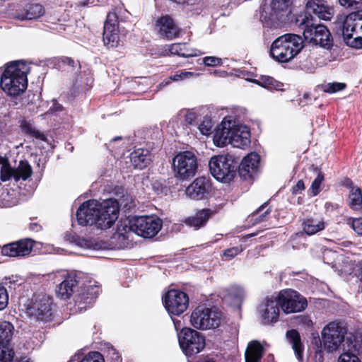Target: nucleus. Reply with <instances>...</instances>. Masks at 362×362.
Wrapping results in <instances>:
<instances>
[{
    "instance_id": "obj_1",
    "label": "nucleus",
    "mask_w": 362,
    "mask_h": 362,
    "mask_svg": "<svg viewBox=\"0 0 362 362\" xmlns=\"http://www.w3.org/2000/svg\"><path fill=\"white\" fill-rule=\"evenodd\" d=\"M119 206L117 201L108 199L100 202L95 199L83 202L76 212L79 225H95L101 229L112 226L118 217Z\"/></svg>"
},
{
    "instance_id": "obj_2",
    "label": "nucleus",
    "mask_w": 362,
    "mask_h": 362,
    "mask_svg": "<svg viewBox=\"0 0 362 362\" xmlns=\"http://www.w3.org/2000/svg\"><path fill=\"white\" fill-rule=\"evenodd\" d=\"M213 141L218 147L230 144L233 147L244 148L250 144V132L247 127L225 118L217 127Z\"/></svg>"
},
{
    "instance_id": "obj_3",
    "label": "nucleus",
    "mask_w": 362,
    "mask_h": 362,
    "mask_svg": "<svg viewBox=\"0 0 362 362\" xmlns=\"http://www.w3.org/2000/svg\"><path fill=\"white\" fill-rule=\"evenodd\" d=\"M29 72L30 66L25 62L17 61L9 63L1 76V88L8 95H21L27 88V77Z\"/></svg>"
},
{
    "instance_id": "obj_4",
    "label": "nucleus",
    "mask_w": 362,
    "mask_h": 362,
    "mask_svg": "<svg viewBox=\"0 0 362 362\" xmlns=\"http://www.w3.org/2000/svg\"><path fill=\"white\" fill-rule=\"evenodd\" d=\"M303 47L302 37L288 33L277 37L271 45L270 55L276 62L286 63L294 59Z\"/></svg>"
},
{
    "instance_id": "obj_5",
    "label": "nucleus",
    "mask_w": 362,
    "mask_h": 362,
    "mask_svg": "<svg viewBox=\"0 0 362 362\" xmlns=\"http://www.w3.org/2000/svg\"><path fill=\"white\" fill-rule=\"evenodd\" d=\"M221 320V313L218 309L205 305L195 308L189 317L190 325L200 330L215 329L220 326Z\"/></svg>"
},
{
    "instance_id": "obj_6",
    "label": "nucleus",
    "mask_w": 362,
    "mask_h": 362,
    "mask_svg": "<svg viewBox=\"0 0 362 362\" xmlns=\"http://www.w3.org/2000/svg\"><path fill=\"white\" fill-rule=\"evenodd\" d=\"M342 35L348 45L362 48V10L352 12L345 17Z\"/></svg>"
},
{
    "instance_id": "obj_7",
    "label": "nucleus",
    "mask_w": 362,
    "mask_h": 362,
    "mask_svg": "<svg viewBox=\"0 0 362 362\" xmlns=\"http://www.w3.org/2000/svg\"><path fill=\"white\" fill-rule=\"evenodd\" d=\"M305 28L303 36L309 42L329 49L332 46V39L329 30L323 25H314L310 15H305L301 21Z\"/></svg>"
},
{
    "instance_id": "obj_8",
    "label": "nucleus",
    "mask_w": 362,
    "mask_h": 362,
    "mask_svg": "<svg viewBox=\"0 0 362 362\" xmlns=\"http://www.w3.org/2000/svg\"><path fill=\"white\" fill-rule=\"evenodd\" d=\"M346 328L339 322H331L327 325L322 331V347H320L319 351L322 349L329 353L336 351L339 346L345 343Z\"/></svg>"
},
{
    "instance_id": "obj_9",
    "label": "nucleus",
    "mask_w": 362,
    "mask_h": 362,
    "mask_svg": "<svg viewBox=\"0 0 362 362\" xmlns=\"http://www.w3.org/2000/svg\"><path fill=\"white\" fill-rule=\"evenodd\" d=\"M209 166L211 175L221 182L230 181L235 174V165L230 155L213 156L209 160Z\"/></svg>"
},
{
    "instance_id": "obj_10",
    "label": "nucleus",
    "mask_w": 362,
    "mask_h": 362,
    "mask_svg": "<svg viewBox=\"0 0 362 362\" xmlns=\"http://www.w3.org/2000/svg\"><path fill=\"white\" fill-rule=\"evenodd\" d=\"M173 170L175 177L187 180L197 173V160L190 151L179 153L173 160Z\"/></svg>"
},
{
    "instance_id": "obj_11",
    "label": "nucleus",
    "mask_w": 362,
    "mask_h": 362,
    "mask_svg": "<svg viewBox=\"0 0 362 362\" xmlns=\"http://www.w3.org/2000/svg\"><path fill=\"white\" fill-rule=\"evenodd\" d=\"M178 341L181 349L187 356L199 354L205 347V339L202 334L189 327L181 330Z\"/></svg>"
},
{
    "instance_id": "obj_12",
    "label": "nucleus",
    "mask_w": 362,
    "mask_h": 362,
    "mask_svg": "<svg viewBox=\"0 0 362 362\" xmlns=\"http://www.w3.org/2000/svg\"><path fill=\"white\" fill-rule=\"evenodd\" d=\"M162 220L153 216H135L130 219V228L139 236L150 238L161 229Z\"/></svg>"
},
{
    "instance_id": "obj_13",
    "label": "nucleus",
    "mask_w": 362,
    "mask_h": 362,
    "mask_svg": "<svg viewBox=\"0 0 362 362\" xmlns=\"http://www.w3.org/2000/svg\"><path fill=\"white\" fill-rule=\"evenodd\" d=\"M33 170L26 160H21L18 165L11 167L7 159L0 156V179L3 182L13 180L25 181L31 177Z\"/></svg>"
},
{
    "instance_id": "obj_14",
    "label": "nucleus",
    "mask_w": 362,
    "mask_h": 362,
    "mask_svg": "<svg viewBox=\"0 0 362 362\" xmlns=\"http://www.w3.org/2000/svg\"><path fill=\"white\" fill-rule=\"evenodd\" d=\"M279 306L286 314L300 312L305 309L308 303L299 293L292 289H284L276 295Z\"/></svg>"
},
{
    "instance_id": "obj_15",
    "label": "nucleus",
    "mask_w": 362,
    "mask_h": 362,
    "mask_svg": "<svg viewBox=\"0 0 362 362\" xmlns=\"http://www.w3.org/2000/svg\"><path fill=\"white\" fill-rule=\"evenodd\" d=\"M291 5V0H269L260 10L259 19L267 25L279 20L288 11Z\"/></svg>"
},
{
    "instance_id": "obj_16",
    "label": "nucleus",
    "mask_w": 362,
    "mask_h": 362,
    "mask_svg": "<svg viewBox=\"0 0 362 362\" xmlns=\"http://www.w3.org/2000/svg\"><path fill=\"white\" fill-rule=\"evenodd\" d=\"M26 313L39 321H47L51 315V300L46 296H33L27 305Z\"/></svg>"
},
{
    "instance_id": "obj_17",
    "label": "nucleus",
    "mask_w": 362,
    "mask_h": 362,
    "mask_svg": "<svg viewBox=\"0 0 362 362\" xmlns=\"http://www.w3.org/2000/svg\"><path fill=\"white\" fill-rule=\"evenodd\" d=\"M14 331L13 325L7 321L0 322V362H13V351L10 341Z\"/></svg>"
},
{
    "instance_id": "obj_18",
    "label": "nucleus",
    "mask_w": 362,
    "mask_h": 362,
    "mask_svg": "<svg viewBox=\"0 0 362 362\" xmlns=\"http://www.w3.org/2000/svg\"><path fill=\"white\" fill-rule=\"evenodd\" d=\"M258 313L264 325H271L279 320L280 310L276 295L267 296L259 305Z\"/></svg>"
},
{
    "instance_id": "obj_19",
    "label": "nucleus",
    "mask_w": 362,
    "mask_h": 362,
    "mask_svg": "<svg viewBox=\"0 0 362 362\" xmlns=\"http://www.w3.org/2000/svg\"><path fill=\"white\" fill-rule=\"evenodd\" d=\"M164 303L169 313L179 315L187 310L189 298L187 295L182 291L170 290L165 296Z\"/></svg>"
},
{
    "instance_id": "obj_20",
    "label": "nucleus",
    "mask_w": 362,
    "mask_h": 362,
    "mask_svg": "<svg viewBox=\"0 0 362 362\" xmlns=\"http://www.w3.org/2000/svg\"><path fill=\"white\" fill-rule=\"evenodd\" d=\"M33 247V241L30 239H23L4 245L1 252L4 256L21 257L28 255Z\"/></svg>"
},
{
    "instance_id": "obj_21",
    "label": "nucleus",
    "mask_w": 362,
    "mask_h": 362,
    "mask_svg": "<svg viewBox=\"0 0 362 362\" xmlns=\"http://www.w3.org/2000/svg\"><path fill=\"white\" fill-rule=\"evenodd\" d=\"M306 9L319 19L329 21L334 14V9L325 0H308Z\"/></svg>"
},
{
    "instance_id": "obj_22",
    "label": "nucleus",
    "mask_w": 362,
    "mask_h": 362,
    "mask_svg": "<svg viewBox=\"0 0 362 362\" xmlns=\"http://www.w3.org/2000/svg\"><path fill=\"white\" fill-rule=\"evenodd\" d=\"M259 159L256 153H250L245 156L239 167L240 175L244 179L252 178L258 170Z\"/></svg>"
},
{
    "instance_id": "obj_23",
    "label": "nucleus",
    "mask_w": 362,
    "mask_h": 362,
    "mask_svg": "<svg viewBox=\"0 0 362 362\" xmlns=\"http://www.w3.org/2000/svg\"><path fill=\"white\" fill-rule=\"evenodd\" d=\"M160 35L167 40H173L179 35V29L169 16H162L156 23Z\"/></svg>"
},
{
    "instance_id": "obj_24",
    "label": "nucleus",
    "mask_w": 362,
    "mask_h": 362,
    "mask_svg": "<svg viewBox=\"0 0 362 362\" xmlns=\"http://www.w3.org/2000/svg\"><path fill=\"white\" fill-rule=\"evenodd\" d=\"M209 187L208 180L204 177H199L186 188L185 194L192 199L199 200L204 197Z\"/></svg>"
},
{
    "instance_id": "obj_25",
    "label": "nucleus",
    "mask_w": 362,
    "mask_h": 362,
    "mask_svg": "<svg viewBox=\"0 0 362 362\" xmlns=\"http://www.w3.org/2000/svg\"><path fill=\"white\" fill-rule=\"evenodd\" d=\"M358 344L354 336H347L343 344V352L338 358V362H361L356 354Z\"/></svg>"
},
{
    "instance_id": "obj_26",
    "label": "nucleus",
    "mask_w": 362,
    "mask_h": 362,
    "mask_svg": "<svg viewBox=\"0 0 362 362\" xmlns=\"http://www.w3.org/2000/svg\"><path fill=\"white\" fill-rule=\"evenodd\" d=\"M130 160L134 168L144 169L152 161L150 151L146 148H136L130 153Z\"/></svg>"
},
{
    "instance_id": "obj_27",
    "label": "nucleus",
    "mask_w": 362,
    "mask_h": 362,
    "mask_svg": "<svg viewBox=\"0 0 362 362\" xmlns=\"http://www.w3.org/2000/svg\"><path fill=\"white\" fill-rule=\"evenodd\" d=\"M45 13L43 6L39 4H30L25 6L23 10L18 11L16 17L21 21L35 20Z\"/></svg>"
},
{
    "instance_id": "obj_28",
    "label": "nucleus",
    "mask_w": 362,
    "mask_h": 362,
    "mask_svg": "<svg viewBox=\"0 0 362 362\" xmlns=\"http://www.w3.org/2000/svg\"><path fill=\"white\" fill-rule=\"evenodd\" d=\"M325 222L322 217L312 216L305 218L302 223L303 230L308 235H313L323 230Z\"/></svg>"
},
{
    "instance_id": "obj_29",
    "label": "nucleus",
    "mask_w": 362,
    "mask_h": 362,
    "mask_svg": "<svg viewBox=\"0 0 362 362\" xmlns=\"http://www.w3.org/2000/svg\"><path fill=\"white\" fill-rule=\"evenodd\" d=\"M347 182L350 188L347 204L353 211H360L362 210V190L354 186L351 180Z\"/></svg>"
},
{
    "instance_id": "obj_30",
    "label": "nucleus",
    "mask_w": 362,
    "mask_h": 362,
    "mask_svg": "<svg viewBox=\"0 0 362 362\" xmlns=\"http://www.w3.org/2000/svg\"><path fill=\"white\" fill-rule=\"evenodd\" d=\"M214 214V211L209 209H204L199 211L194 216L188 217L185 220V223L187 226L194 227L195 229H198L200 227L205 225L209 218Z\"/></svg>"
},
{
    "instance_id": "obj_31",
    "label": "nucleus",
    "mask_w": 362,
    "mask_h": 362,
    "mask_svg": "<svg viewBox=\"0 0 362 362\" xmlns=\"http://www.w3.org/2000/svg\"><path fill=\"white\" fill-rule=\"evenodd\" d=\"M77 281L74 277L69 276L57 287V295L61 299H68L74 292Z\"/></svg>"
},
{
    "instance_id": "obj_32",
    "label": "nucleus",
    "mask_w": 362,
    "mask_h": 362,
    "mask_svg": "<svg viewBox=\"0 0 362 362\" xmlns=\"http://www.w3.org/2000/svg\"><path fill=\"white\" fill-rule=\"evenodd\" d=\"M263 354V348L257 341L250 342L245 353V362H259Z\"/></svg>"
},
{
    "instance_id": "obj_33",
    "label": "nucleus",
    "mask_w": 362,
    "mask_h": 362,
    "mask_svg": "<svg viewBox=\"0 0 362 362\" xmlns=\"http://www.w3.org/2000/svg\"><path fill=\"white\" fill-rule=\"evenodd\" d=\"M173 54H177L183 57H196L202 54L197 49L189 48L186 43H174L168 49Z\"/></svg>"
},
{
    "instance_id": "obj_34",
    "label": "nucleus",
    "mask_w": 362,
    "mask_h": 362,
    "mask_svg": "<svg viewBox=\"0 0 362 362\" xmlns=\"http://www.w3.org/2000/svg\"><path fill=\"white\" fill-rule=\"evenodd\" d=\"M286 337L288 341L292 344L296 356L298 361L303 358V345L302 344L300 336L296 329H291L286 332Z\"/></svg>"
},
{
    "instance_id": "obj_35",
    "label": "nucleus",
    "mask_w": 362,
    "mask_h": 362,
    "mask_svg": "<svg viewBox=\"0 0 362 362\" xmlns=\"http://www.w3.org/2000/svg\"><path fill=\"white\" fill-rule=\"evenodd\" d=\"M103 42L108 48L117 47L119 42V35L118 27L104 28Z\"/></svg>"
},
{
    "instance_id": "obj_36",
    "label": "nucleus",
    "mask_w": 362,
    "mask_h": 362,
    "mask_svg": "<svg viewBox=\"0 0 362 362\" xmlns=\"http://www.w3.org/2000/svg\"><path fill=\"white\" fill-rule=\"evenodd\" d=\"M98 292L99 288L95 286L84 287L81 289L80 294L77 297V302L86 304L90 303L97 298Z\"/></svg>"
},
{
    "instance_id": "obj_37",
    "label": "nucleus",
    "mask_w": 362,
    "mask_h": 362,
    "mask_svg": "<svg viewBox=\"0 0 362 362\" xmlns=\"http://www.w3.org/2000/svg\"><path fill=\"white\" fill-rule=\"evenodd\" d=\"M255 83L269 90H281L282 84L269 76H263L259 80H256Z\"/></svg>"
},
{
    "instance_id": "obj_38",
    "label": "nucleus",
    "mask_w": 362,
    "mask_h": 362,
    "mask_svg": "<svg viewBox=\"0 0 362 362\" xmlns=\"http://www.w3.org/2000/svg\"><path fill=\"white\" fill-rule=\"evenodd\" d=\"M20 127L21 131L27 134H29L35 138L42 140L45 139L44 135L38 130H37L30 121L22 120L21 122Z\"/></svg>"
},
{
    "instance_id": "obj_39",
    "label": "nucleus",
    "mask_w": 362,
    "mask_h": 362,
    "mask_svg": "<svg viewBox=\"0 0 362 362\" xmlns=\"http://www.w3.org/2000/svg\"><path fill=\"white\" fill-rule=\"evenodd\" d=\"M175 119L184 125L191 124L195 120L196 115L194 112L183 109L177 114Z\"/></svg>"
},
{
    "instance_id": "obj_40",
    "label": "nucleus",
    "mask_w": 362,
    "mask_h": 362,
    "mask_svg": "<svg viewBox=\"0 0 362 362\" xmlns=\"http://www.w3.org/2000/svg\"><path fill=\"white\" fill-rule=\"evenodd\" d=\"M228 296L235 299L237 303H240L245 296V292L240 286H231L228 288Z\"/></svg>"
},
{
    "instance_id": "obj_41",
    "label": "nucleus",
    "mask_w": 362,
    "mask_h": 362,
    "mask_svg": "<svg viewBox=\"0 0 362 362\" xmlns=\"http://www.w3.org/2000/svg\"><path fill=\"white\" fill-rule=\"evenodd\" d=\"M346 223L354 231L359 235H362V217L352 218L346 219Z\"/></svg>"
},
{
    "instance_id": "obj_42",
    "label": "nucleus",
    "mask_w": 362,
    "mask_h": 362,
    "mask_svg": "<svg viewBox=\"0 0 362 362\" xmlns=\"http://www.w3.org/2000/svg\"><path fill=\"white\" fill-rule=\"evenodd\" d=\"M346 88V84L344 83L340 82H333L329 83L324 86L323 90L325 93H335L338 91L342 90Z\"/></svg>"
},
{
    "instance_id": "obj_43",
    "label": "nucleus",
    "mask_w": 362,
    "mask_h": 362,
    "mask_svg": "<svg viewBox=\"0 0 362 362\" xmlns=\"http://www.w3.org/2000/svg\"><path fill=\"white\" fill-rule=\"evenodd\" d=\"M130 232H133L132 229L130 228V219L121 222L117 226V233L119 237L128 238V234Z\"/></svg>"
},
{
    "instance_id": "obj_44",
    "label": "nucleus",
    "mask_w": 362,
    "mask_h": 362,
    "mask_svg": "<svg viewBox=\"0 0 362 362\" xmlns=\"http://www.w3.org/2000/svg\"><path fill=\"white\" fill-rule=\"evenodd\" d=\"M199 75V74H196L191 71H179L175 74L170 76V80L173 81H180L185 79H188L192 77H196Z\"/></svg>"
},
{
    "instance_id": "obj_45",
    "label": "nucleus",
    "mask_w": 362,
    "mask_h": 362,
    "mask_svg": "<svg viewBox=\"0 0 362 362\" xmlns=\"http://www.w3.org/2000/svg\"><path fill=\"white\" fill-rule=\"evenodd\" d=\"M324 180V175L321 172H319L317 173V176L316 178L313 180L312 185H311V190L312 193L314 196L319 194L320 192V185Z\"/></svg>"
},
{
    "instance_id": "obj_46",
    "label": "nucleus",
    "mask_w": 362,
    "mask_h": 362,
    "mask_svg": "<svg viewBox=\"0 0 362 362\" xmlns=\"http://www.w3.org/2000/svg\"><path fill=\"white\" fill-rule=\"evenodd\" d=\"M110 27H118V17L115 12H110L105 22L104 28Z\"/></svg>"
},
{
    "instance_id": "obj_47",
    "label": "nucleus",
    "mask_w": 362,
    "mask_h": 362,
    "mask_svg": "<svg viewBox=\"0 0 362 362\" xmlns=\"http://www.w3.org/2000/svg\"><path fill=\"white\" fill-rule=\"evenodd\" d=\"M8 294L6 288L0 284V310H4L8 305Z\"/></svg>"
},
{
    "instance_id": "obj_48",
    "label": "nucleus",
    "mask_w": 362,
    "mask_h": 362,
    "mask_svg": "<svg viewBox=\"0 0 362 362\" xmlns=\"http://www.w3.org/2000/svg\"><path fill=\"white\" fill-rule=\"evenodd\" d=\"M203 63L207 66H216L222 64V59L216 57H205Z\"/></svg>"
},
{
    "instance_id": "obj_49",
    "label": "nucleus",
    "mask_w": 362,
    "mask_h": 362,
    "mask_svg": "<svg viewBox=\"0 0 362 362\" xmlns=\"http://www.w3.org/2000/svg\"><path fill=\"white\" fill-rule=\"evenodd\" d=\"M211 129L212 125L209 120H204L199 125V129L203 135L209 134Z\"/></svg>"
},
{
    "instance_id": "obj_50",
    "label": "nucleus",
    "mask_w": 362,
    "mask_h": 362,
    "mask_svg": "<svg viewBox=\"0 0 362 362\" xmlns=\"http://www.w3.org/2000/svg\"><path fill=\"white\" fill-rule=\"evenodd\" d=\"M241 251L242 249L240 247H235L226 250L224 251L223 255L224 257L230 259L238 255Z\"/></svg>"
},
{
    "instance_id": "obj_51",
    "label": "nucleus",
    "mask_w": 362,
    "mask_h": 362,
    "mask_svg": "<svg viewBox=\"0 0 362 362\" xmlns=\"http://www.w3.org/2000/svg\"><path fill=\"white\" fill-rule=\"evenodd\" d=\"M341 6L345 8H350L354 4L362 3V0H338Z\"/></svg>"
},
{
    "instance_id": "obj_52",
    "label": "nucleus",
    "mask_w": 362,
    "mask_h": 362,
    "mask_svg": "<svg viewBox=\"0 0 362 362\" xmlns=\"http://www.w3.org/2000/svg\"><path fill=\"white\" fill-rule=\"evenodd\" d=\"M76 241V244L82 247H90V243L85 239L78 238Z\"/></svg>"
},
{
    "instance_id": "obj_53",
    "label": "nucleus",
    "mask_w": 362,
    "mask_h": 362,
    "mask_svg": "<svg viewBox=\"0 0 362 362\" xmlns=\"http://www.w3.org/2000/svg\"><path fill=\"white\" fill-rule=\"evenodd\" d=\"M296 187V188H297V189H298V190L303 189L304 188V184H303V181H301V180H299V181L297 182V184H296V187Z\"/></svg>"
},
{
    "instance_id": "obj_54",
    "label": "nucleus",
    "mask_w": 362,
    "mask_h": 362,
    "mask_svg": "<svg viewBox=\"0 0 362 362\" xmlns=\"http://www.w3.org/2000/svg\"><path fill=\"white\" fill-rule=\"evenodd\" d=\"M173 81V80H170V76L168 77V78L165 79L160 84V86H167L168 84H170L171 82Z\"/></svg>"
},
{
    "instance_id": "obj_55",
    "label": "nucleus",
    "mask_w": 362,
    "mask_h": 362,
    "mask_svg": "<svg viewBox=\"0 0 362 362\" xmlns=\"http://www.w3.org/2000/svg\"><path fill=\"white\" fill-rule=\"evenodd\" d=\"M16 362H31L30 359L27 356L21 357L20 359H16Z\"/></svg>"
},
{
    "instance_id": "obj_56",
    "label": "nucleus",
    "mask_w": 362,
    "mask_h": 362,
    "mask_svg": "<svg viewBox=\"0 0 362 362\" xmlns=\"http://www.w3.org/2000/svg\"><path fill=\"white\" fill-rule=\"evenodd\" d=\"M64 63H66L67 64H69V65H70V66H74V60H73V59H71V58H68V57H66V58L64 60Z\"/></svg>"
},
{
    "instance_id": "obj_57",
    "label": "nucleus",
    "mask_w": 362,
    "mask_h": 362,
    "mask_svg": "<svg viewBox=\"0 0 362 362\" xmlns=\"http://www.w3.org/2000/svg\"><path fill=\"white\" fill-rule=\"evenodd\" d=\"M54 110L55 111H60L62 110V107L59 104H56L54 103Z\"/></svg>"
},
{
    "instance_id": "obj_58",
    "label": "nucleus",
    "mask_w": 362,
    "mask_h": 362,
    "mask_svg": "<svg viewBox=\"0 0 362 362\" xmlns=\"http://www.w3.org/2000/svg\"><path fill=\"white\" fill-rule=\"evenodd\" d=\"M271 210L270 209H267L265 212H264V214L262 216V217H261V218L259 220V222L260 221H262L264 219H263V217H264L266 215L269 214L270 213Z\"/></svg>"
},
{
    "instance_id": "obj_59",
    "label": "nucleus",
    "mask_w": 362,
    "mask_h": 362,
    "mask_svg": "<svg viewBox=\"0 0 362 362\" xmlns=\"http://www.w3.org/2000/svg\"><path fill=\"white\" fill-rule=\"evenodd\" d=\"M266 205H267V203L263 204H262V206H261L257 209V212H259V211H262V210L265 207V206H266Z\"/></svg>"
},
{
    "instance_id": "obj_60",
    "label": "nucleus",
    "mask_w": 362,
    "mask_h": 362,
    "mask_svg": "<svg viewBox=\"0 0 362 362\" xmlns=\"http://www.w3.org/2000/svg\"><path fill=\"white\" fill-rule=\"evenodd\" d=\"M11 205L12 204L10 203H4L2 206L7 207V206H11Z\"/></svg>"
},
{
    "instance_id": "obj_61",
    "label": "nucleus",
    "mask_w": 362,
    "mask_h": 362,
    "mask_svg": "<svg viewBox=\"0 0 362 362\" xmlns=\"http://www.w3.org/2000/svg\"><path fill=\"white\" fill-rule=\"evenodd\" d=\"M121 138L120 137H115L113 139V141H117L118 139H120Z\"/></svg>"
},
{
    "instance_id": "obj_62",
    "label": "nucleus",
    "mask_w": 362,
    "mask_h": 362,
    "mask_svg": "<svg viewBox=\"0 0 362 362\" xmlns=\"http://www.w3.org/2000/svg\"><path fill=\"white\" fill-rule=\"evenodd\" d=\"M315 341L316 342H317V341H320V338H319V337H317V338H315Z\"/></svg>"
},
{
    "instance_id": "obj_63",
    "label": "nucleus",
    "mask_w": 362,
    "mask_h": 362,
    "mask_svg": "<svg viewBox=\"0 0 362 362\" xmlns=\"http://www.w3.org/2000/svg\"><path fill=\"white\" fill-rule=\"evenodd\" d=\"M361 291H362V286H361Z\"/></svg>"
}]
</instances>
